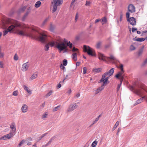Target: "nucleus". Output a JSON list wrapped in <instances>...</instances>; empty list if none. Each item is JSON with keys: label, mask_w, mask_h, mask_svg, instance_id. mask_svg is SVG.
I'll list each match as a JSON object with an SVG mask.
<instances>
[{"label": "nucleus", "mask_w": 147, "mask_h": 147, "mask_svg": "<svg viewBox=\"0 0 147 147\" xmlns=\"http://www.w3.org/2000/svg\"><path fill=\"white\" fill-rule=\"evenodd\" d=\"M17 32L20 35L28 36L32 38L38 39L43 43L47 41V35L45 33H39L38 28L35 27L32 28H26L25 29L23 30H17Z\"/></svg>", "instance_id": "1"}, {"label": "nucleus", "mask_w": 147, "mask_h": 147, "mask_svg": "<svg viewBox=\"0 0 147 147\" xmlns=\"http://www.w3.org/2000/svg\"><path fill=\"white\" fill-rule=\"evenodd\" d=\"M140 88L137 89L132 86L129 87V89L137 95L141 96L144 94L145 92H147L146 90V87L144 84H142L140 86Z\"/></svg>", "instance_id": "2"}, {"label": "nucleus", "mask_w": 147, "mask_h": 147, "mask_svg": "<svg viewBox=\"0 0 147 147\" xmlns=\"http://www.w3.org/2000/svg\"><path fill=\"white\" fill-rule=\"evenodd\" d=\"M65 42L66 44L64 42H61L58 43L56 46V47L59 50L60 53L63 50L66 51V49L67 46L70 49H71L72 47V44L70 42H67V41L65 40Z\"/></svg>", "instance_id": "3"}, {"label": "nucleus", "mask_w": 147, "mask_h": 147, "mask_svg": "<svg viewBox=\"0 0 147 147\" xmlns=\"http://www.w3.org/2000/svg\"><path fill=\"white\" fill-rule=\"evenodd\" d=\"M21 26L20 24L18 22L16 21H15L13 23V24L9 26L6 30H5L3 32V35L5 36L7 34L8 32H10L12 30H16V28L18 27Z\"/></svg>", "instance_id": "4"}, {"label": "nucleus", "mask_w": 147, "mask_h": 147, "mask_svg": "<svg viewBox=\"0 0 147 147\" xmlns=\"http://www.w3.org/2000/svg\"><path fill=\"white\" fill-rule=\"evenodd\" d=\"M83 50L84 52H87L88 55L92 56L95 55L94 50L89 46L84 45L83 47Z\"/></svg>", "instance_id": "5"}, {"label": "nucleus", "mask_w": 147, "mask_h": 147, "mask_svg": "<svg viewBox=\"0 0 147 147\" xmlns=\"http://www.w3.org/2000/svg\"><path fill=\"white\" fill-rule=\"evenodd\" d=\"M53 3L54 5L53 6L52 12L53 13L55 12L57 8V6L61 5L63 2V0H53Z\"/></svg>", "instance_id": "6"}, {"label": "nucleus", "mask_w": 147, "mask_h": 147, "mask_svg": "<svg viewBox=\"0 0 147 147\" xmlns=\"http://www.w3.org/2000/svg\"><path fill=\"white\" fill-rule=\"evenodd\" d=\"M122 74H116L115 76V77L118 79H120V83L119 84H118L117 87V90L118 91L119 90L120 87L122 84V81L124 78L123 76H122Z\"/></svg>", "instance_id": "7"}, {"label": "nucleus", "mask_w": 147, "mask_h": 147, "mask_svg": "<svg viewBox=\"0 0 147 147\" xmlns=\"http://www.w3.org/2000/svg\"><path fill=\"white\" fill-rule=\"evenodd\" d=\"M108 74H103L101 79L99 82V83L101 82L103 83V84L102 85V86H104L105 83L107 82L108 80L109 79L108 77H107L106 78H105L106 76V75H107Z\"/></svg>", "instance_id": "8"}, {"label": "nucleus", "mask_w": 147, "mask_h": 147, "mask_svg": "<svg viewBox=\"0 0 147 147\" xmlns=\"http://www.w3.org/2000/svg\"><path fill=\"white\" fill-rule=\"evenodd\" d=\"M30 65V63L28 62L23 63L22 65L21 70L23 71H25L28 70Z\"/></svg>", "instance_id": "9"}, {"label": "nucleus", "mask_w": 147, "mask_h": 147, "mask_svg": "<svg viewBox=\"0 0 147 147\" xmlns=\"http://www.w3.org/2000/svg\"><path fill=\"white\" fill-rule=\"evenodd\" d=\"M14 136V134H13V133H11L10 132L9 134L4 135L1 137L0 138V140L3 139L4 140H5L7 139H9Z\"/></svg>", "instance_id": "10"}, {"label": "nucleus", "mask_w": 147, "mask_h": 147, "mask_svg": "<svg viewBox=\"0 0 147 147\" xmlns=\"http://www.w3.org/2000/svg\"><path fill=\"white\" fill-rule=\"evenodd\" d=\"M98 55L99 59L107 62V59L108 58L107 57L105 56L104 55L100 53H98Z\"/></svg>", "instance_id": "11"}, {"label": "nucleus", "mask_w": 147, "mask_h": 147, "mask_svg": "<svg viewBox=\"0 0 147 147\" xmlns=\"http://www.w3.org/2000/svg\"><path fill=\"white\" fill-rule=\"evenodd\" d=\"M78 107V105L76 103H74L70 105L67 109L68 112H71L74 110Z\"/></svg>", "instance_id": "12"}, {"label": "nucleus", "mask_w": 147, "mask_h": 147, "mask_svg": "<svg viewBox=\"0 0 147 147\" xmlns=\"http://www.w3.org/2000/svg\"><path fill=\"white\" fill-rule=\"evenodd\" d=\"M108 58L107 59V62H111L112 61H117V59L116 58L112 55H110L109 57H108Z\"/></svg>", "instance_id": "13"}, {"label": "nucleus", "mask_w": 147, "mask_h": 147, "mask_svg": "<svg viewBox=\"0 0 147 147\" xmlns=\"http://www.w3.org/2000/svg\"><path fill=\"white\" fill-rule=\"evenodd\" d=\"M127 21L129 22L130 24L133 26L136 25V20L135 18L134 17H131L128 19H127Z\"/></svg>", "instance_id": "14"}, {"label": "nucleus", "mask_w": 147, "mask_h": 147, "mask_svg": "<svg viewBox=\"0 0 147 147\" xmlns=\"http://www.w3.org/2000/svg\"><path fill=\"white\" fill-rule=\"evenodd\" d=\"M10 128L12 129V131L10 132L11 133H13L14 135L16 134V125L14 123H12L10 125Z\"/></svg>", "instance_id": "15"}, {"label": "nucleus", "mask_w": 147, "mask_h": 147, "mask_svg": "<svg viewBox=\"0 0 147 147\" xmlns=\"http://www.w3.org/2000/svg\"><path fill=\"white\" fill-rule=\"evenodd\" d=\"M128 10L131 13H134L135 12V8L134 6L132 4H131L128 6Z\"/></svg>", "instance_id": "16"}, {"label": "nucleus", "mask_w": 147, "mask_h": 147, "mask_svg": "<svg viewBox=\"0 0 147 147\" xmlns=\"http://www.w3.org/2000/svg\"><path fill=\"white\" fill-rule=\"evenodd\" d=\"M144 46H143L142 48L140 49L138 52V57L142 55L143 52Z\"/></svg>", "instance_id": "17"}, {"label": "nucleus", "mask_w": 147, "mask_h": 147, "mask_svg": "<svg viewBox=\"0 0 147 147\" xmlns=\"http://www.w3.org/2000/svg\"><path fill=\"white\" fill-rule=\"evenodd\" d=\"M146 96H144L143 97H142L138 99V100H137L136 102V103H135V105H137V104H138L140 103L141 102H142L143 100L145 98Z\"/></svg>", "instance_id": "18"}, {"label": "nucleus", "mask_w": 147, "mask_h": 147, "mask_svg": "<svg viewBox=\"0 0 147 147\" xmlns=\"http://www.w3.org/2000/svg\"><path fill=\"white\" fill-rule=\"evenodd\" d=\"M21 110L23 113H25L27 111V106L26 105H23L22 107Z\"/></svg>", "instance_id": "19"}, {"label": "nucleus", "mask_w": 147, "mask_h": 147, "mask_svg": "<svg viewBox=\"0 0 147 147\" xmlns=\"http://www.w3.org/2000/svg\"><path fill=\"white\" fill-rule=\"evenodd\" d=\"M100 21L102 23V24L103 25L107 22V20L105 17H104L100 20Z\"/></svg>", "instance_id": "20"}, {"label": "nucleus", "mask_w": 147, "mask_h": 147, "mask_svg": "<svg viewBox=\"0 0 147 147\" xmlns=\"http://www.w3.org/2000/svg\"><path fill=\"white\" fill-rule=\"evenodd\" d=\"M104 88V86H102V85L99 88H98L96 91V93L98 94L101 91L102 89Z\"/></svg>", "instance_id": "21"}, {"label": "nucleus", "mask_w": 147, "mask_h": 147, "mask_svg": "<svg viewBox=\"0 0 147 147\" xmlns=\"http://www.w3.org/2000/svg\"><path fill=\"white\" fill-rule=\"evenodd\" d=\"M123 66L122 64H121L119 67V69L120 70V72L118 74H123L124 72V71L123 69Z\"/></svg>", "instance_id": "22"}, {"label": "nucleus", "mask_w": 147, "mask_h": 147, "mask_svg": "<svg viewBox=\"0 0 147 147\" xmlns=\"http://www.w3.org/2000/svg\"><path fill=\"white\" fill-rule=\"evenodd\" d=\"M133 39L136 41H138L140 42L144 41V38H134Z\"/></svg>", "instance_id": "23"}, {"label": "nucleus", "mask_w": 147, "mask_h": 147, "mask_svg": "<svg viewBox=\"0 0 147 147\" xmlns=\"http://www.w3.org/2000/svg\"><path fill=\"white\" fill-rule=\"evenodd\" d=\"M51 18V17L50 16H49L47 17L43 21V22H42V24L41 25L42 26H43L47 22V21L49 20V19H50Z\"/></svg>", "instance_id": "24"}, {"label": "nucleus", "mask_w": 147, "mask_h": 147, "mask_svg": "<svg viewBox=\"0 0 147 147\" xmlns=\"http://www.w3.org/2000/svg\"><path fill=\"white\" fill-rule=\"evenodd\" d=\"M41 2L39 1H37L35 3L34 6L35 7L37 8L40 7V5H41Z\"/></svg>", "instance_id": "25"}, {"label": "nucleus", "mask_w": 147, "mask_h": 147, "mask_svg": "<svg viewBox=\"0 0 147 147\" xmlns=\"http://www.w3.org/2000/svg\"><path fill=\"white\" fill-rule=\"evenodd\" d=\"M102 42L100 41H99L96 43V47L97 49H100V48Z\"/></svg>", "instance_id": "26"}, {"label": "nucleus", "mask_w": 147, "mask_h": 147, "mask_svg": "<svg viewBox=\"0 0 147 147\" xmlns=\"http://www.w3.org/2000/svg\"><path fill=\"white\" fill-rule=\"evenodd\" d=\"M102 69L101 68H95L93 70V71L95 73H99L100 72Z\"/></svg>", "instance_id": "27"}, {"label": "nucleus", "mask_w": 147, "mask_h": 147, "mask_svg": "<svg viewBox=\"0 0 147 147\" xmlns=\"http://www.w3.org/2000/svg\"><path fill=\"white\" fill-rule=\"evenodd\" d=\"M72 59L75 61H77V54L76 53H73L72 55Z\"/></svg>", "instance_id": "28"}, {"label": "nucleus", "mask_w": 147, "mask_h": 147, "mask_svg": "<svg viewBox=\"0 0 147 147\" xmlns=\"http://www.w3.org/2000/svg\"><path fill=\"white\" fill-rule=\"evenodd\" d=\"M37 76V74H32L30 79V80H31L36 78Z\"/></svg>", "instance_id": "29"}, {"label": "nucleus", "mask_w": 147, "mask_h": 147, "mask_svg": "<svg viewBox=\"0 0 147 147\" xmlns=\"http://www.w3.org/2000/svg\"><path fill=\"white\" fill-rule=\"evenodd\" d=\"M48 43L49 44V45H50L52 47L54 46L55 45V41L53 40L51 42H49Z\"/></svg>", "instance_id": "30"}, {"label": "nucleus", "mask_w": 147, "mask_h": 147, "mask_svg": "<svg viewBox=\"0 0 147 147\" xmlns=\"http://www.w3.org/2000/svg\"><path fill=\"white\" fill-rule=\"evenodd\" d=\"M49 43H47L45 45L44 48V50L46 51H48L49 48Z\"/></svg>", "instance_id": "31"}, {"label": "nucleus", "mask_w": 147, "mask_h": 147, "mask_svg": "<svg viewBox=\"0 0 147 147\" xmlns=\"http://www.w3.org/2000/svg\"><path fill=\"white\" fill-rule=\"evenodd\" d=\"M71 77V76L70 74H67L66 75V76L65 77L64 79L61 82L62 83H63L65 79H68Z\"/></svg>", "instance_id": "32"}, {"label": "nucleus", "mask_w": 147, "mask_h": 147, "mask_svg": "<svg viewBox=\"0 0 147 147\" xmlns=\"http://www.w3.org/2000/svg\"><path fill=\"white\" fill-rule=\"evenodd\" d=\"M114 69H115L114 68H112L109 70L108 72L105 73V74H113L114 72Z\"/></svg>", "instance_id": "33"}, {"label": "nucleus", "mask_w": 147, "mask_h": 147, "mask_svg": "<svg viewBox=\"0 0 147 147\" xmlns=\"http://www.w3.org/2000/svg\"><path fill=\"white\" fill-rule=\"evenodd\" d=\"M53 92V91H52V90H50L49 92V93H48L46 94V95L45 96V97L46 98H47L48 97L50 96L52 94Z\"/></svg>", "instance_id": "34"}, {"label": "nucleus", "mask_w": 147, "mask_h": 147, "mask_svg": "<svg viewBox=\"0 0 147 147\" xmlns=\"http://www.w3.org/2000/svg\"><path fill=\"white\" fill-rule=\"evenodd\" d=\"M98 142L96 140L94 141L92 144V147H95L97 144Z\"/></svg>", "instance_id": "35"}, {"label": "nucleus", "mask_w": 147, "mask_h": 147, "mask_svg": "<svg viewBox=\"0 0 147 147\" xmlns=\"http://www.w3.org/2000/svg\"><path fill=\"white\" fill-rule=\"evenodd\" d=\"M119 122L118 121H117L115 124V125H114V127H113V131L114 130L116 129V128L117 127V126L118 125H119Z\"/></svg>", "instance_id": "36"}, {"label": "nucleus", "mask_w": 147, "mask_h": 147, "mask_svg": "<svg viewBox=\"0 0 147 147\" xmlns=\"http://www.w3.org/2000/svg\"><path fill=\"white\" fill-rule=\"evenodd\" d=\"M91 3V2L89 1H86L85 5L86 6H90Z\"/></svg>", "instance_id": "37"}, {"label": "nucleus", "mask_w": 147, "mask_h": 147, "mask_svg": "<svg viewBox=\"0 0 147 147\" xmlns=\"http://www.w3.org/2000/svg\"><path fill=\"white\" fill-rule=\"evenodd\" d=\"M25 142V141L24 140H22L18 144L17 146V147H20V146L22 145Z\"/></svg>", "instance_id": "38"}, {"label": "nucleus", "mask_w": 147, "mask_h": 147, "mask_svg": "<svg viewBox=\"0 0 147 147\" xmlns=\"http://www.w3.org/2000/svg\"><path fill=\"white\" fill-rule=\"evenodd\" d=\"M29 12L28 11L25 14L23 18H22V20L24 21L26 17L28 16L29 13Z\"/></svg>", "instance_id": "39"}, {"label": "nucleus", "mask_w": 147, "mask_h": 147, "mask_svg": "<svg viewBox=\"0 0 147 147\" xmlns=\"http://www.w3.org/2000/svg\"><path fill=\"white\" fill-rule=\"evenodd\" d=\"M18 92L17 90L14 91L13 93V96H16L18 95Z\"/></svg>", "instance_id": "40"}, {"label": "nucleus", "mask_w": 147, "mask_h": 147, "mask_svg": "<svg viewBox=\"0 0 147 147\" xmlns=\"http://www.w3.org/2000/svg\"><path fill=\"white\" fill-rule=\"evenodd\" d=\"M67 61L66 59H64L63 61V65L64 66L67 65Z\"/></svg>", "instance_id": "41"}, {"label": "nucleus", "mask_w": 147, "mask_h": 147, "mask_svg": "<svg viewBox=\"0 0 147 147\" xmlns=\"http://www.w3.org/2000/svg\"><path fill=\"white\" fill-rule=\"evenodd\" d=\"M78 13H76V15L75 17V20L76 22L78 19Z\"/></svg>", "instance_id": "42"}, {"label": "nucleus", "mask_w": 147, "mask_h": 147, "mask_svg": "<svg viewBox=\"0 0 147 147\" xmlns=\"http://www.w3.org/2000/svg\"><path fill=\"white\" fill-rule=\"evenodd\" d=\"M60 107V106L59 105V106H57V107L54 108L53 109V111H57V110Z\"/></svg>", "instance_id": "43"}, {"label": "nucleus", "mask_w": 147, "mask_h": 147, "mask_svg": "<svg viewBox=\"0 0 147 147\" xmlns=\"http://www.w3.org/2000/svg\"><path fill=\"white\" fill-rule=\"evenodd\" d=\"M135 49V47L133 45H131L130 47V49L131 51H133Z\"/></svg>", "instance_id": "44"}, {"label": "nucleus", "mask_w": 147, "mask_h": 147, "mask_svg": "<svg viewBox=\"0 0 147 147\" xmlns=\"http://www.w3.org/2000/svg\"><path fill=\"white\" fill-rule=\"evenodd\" d=\"M18 58L17 54H16L14 57V59L15 60L17 61L18 60Z\"/></svg>", "instance_id": "45"}, {"label": "nucleus", "mask_w": 147, "mask_h": 147, "mask_svg": "<svg viewBox=\"0 0 147 147\" xmlns=\"http://www.w3.org/2000/svg\"><path fill=\"white\" fill-rule=\"evenodd\" d=\"M26 6H24L23 7L21 8L20 9V11H24L26 9Z\"/></svg>", "instance_id": "46"}, {"label": "nucleus", "mask_w": 147, "mask_h": 147, "mask_svg": "<svg viewBox=\"0 0 147 147\" xmlns=\"http://www.w3.org/2000/svg\"><path fill=\"white\" fill-rule=\"evenodd\" d=\"M129 12H127L126 14V17L127 18V19H129L130 18H129Z\"/></svg>", "instance_id": "47"}, {"label": "nucleus", "mask_w": 147, "mask_h": 147, "mask_svg": "<svg viewBox=\"0 0 147 147\" xmlns=\"http://www.w3.org/2000/svg\"><path fill=\"white\" fill-rule=\"evenodd\" d=\"M4 55V54L3 53L1 52L0 51V58H3Z\"/></svg>", "instance_id": "48"}, {"label": "nucleus", "mask_w": 147, "mask_h": 147, "mask_svg": "<svg viewBox=\"0 0 147 147\" xmlns=\"http://www.w3.org/2000/svg\"><path fill=\"white\" fill-rule=\"evenodd\" d=\"M61 83V82H60L58 84V85H57V88L58 89V88H60L61 87V84H60Z\"/></svg>", "instance_id": "49"}, {"label": "nucleus", "mask_w": 147, "mask_h": 147, "mask_svg": "<svg viewBox=\"0 0 147 147\" xmlns=\"http://www.w3.org/2000/svg\"><path fill=\"white\" fill-rule=\"evenodd\" d=\"M23 86L24 90L26 91L28 89V88L25 85H24Z\"/></svg>", "instance_id": "50"}, {"label": "nucleus", "mask_w": 147, "mask_h": 147, "mask_svg": "<svg viewBox=\"0 0 147 147\" xmlns=\"http://www.w3.org/2000/svg\"><path fill=\"white\" fill-rule=\"evenodd\" d=\"M146 64H147V58L144 61L143 65H144Z\"/></svg>", "instance_id": "51"}, {"label": "nucleus", "mask_w": 147, "mask_h": 147, "mask_svg": "<svg viewBox=\"0 0 147 147\" xmlns=\"http://www.w3.org/2000/svg\"><path fill=\"white\" fill-rule=\"evenodd\" d=\"M87 69L86 67H84L83 68V74H86Z\"/></svg>", "instance_id": "52"}, {"label": "nucleus", "mask_w": 147, "mask_h": 147, "mask_svg": "<svg viewBox=\"0 0 147 147\" xmlns=\"http://www.w3.org/2000/svg\"><path fill=\"white\" fill-rule=\"evenodd\" d=\"M78 49L76 48L75 47H74L72 50V51H73V52H75L78 51Z\"/></svg>", "instance_id": "53"}, {"label": "nucleus", "mask_w": 147, "mask_h": 147, "mask_svg": "<svg viewBox=\"0 0 147 147\" xmlns=\"http://www.w3.org/2000/svg\"><path fill=\"white\" fill-rule=\"evenodd\" d=\"M47 134V133H46L44 134H43L40 137V138L42 139L44 136H45Z\"/></svg>", "instance_id": "54"}, {"label": "nucleus", "mask_w": 147, "mask_h": 147, "mask_svg": "<svg viewBox=\"0 0 147 147\" xmlns=\"http://www.w3.org/2000/svg\"><path fill=\"white\" fill-rule=\"evenodd\" d=\"M3 67V64L1 61H0V68H2Z\"/></svg>", "instance_id": "55"}, {"label": "nucleus", "mask_w": 147, "mask_h": 147, "mask_svg": "<svg viewBox=\"0 0 147 147\" xmlns=\"http://www.w3.org/2000/svg\"><path fill=\"white\" fill-rule=\"evenodd\" d=\"M122 16H123V14L122 13H121L120 15V21H121L122 20Z\"/></svg>", "instance_id": "56"}, {"label": "nucleus", "mask_w": 147, "mask_h": 147, "mask_svg": "<svg viewBox=\"0 0 147 147\" xmlns=\"http://www.w3.org/2000/svg\"><path fill=\"white\" fill-rule=\"evenodd\" d=\"M137 28H132V32H134L135 31H136L137 30Z\"/></svg>", "instance_id": "57"}, {"label": "nucleus", "mask_w": 147, "mask_h": 147, "mask_svg": "<svg viewBox=\"0 0 147 147\" xmlns=\"http://www.w3.org/2000/svg\"><path fill=\"white\" fill-rule=\"evenodd\" d=\"M100 21V19H97L95 20L94 23L95 24L96 23H97L98 22Z\"/></svg>", "instance_id": "58"}, {"label": "nucleus", "mask_w": 147, "mask_h": 147, "mask_svg": "<svg viewBox=\"0 0 147 147\" xmlns=\"http://www.w3.org/2000/svg\"><path fill=\"white\" fill-rule=\"evenodd\" d=\"M60 67L61 69H63L65 68V67H64V65H63L62 64L61 65Z\"/></svg>", "instance_id": "59"}, {"label": "nucleus", "mask_w": 147, "mask_h": 147, "mask_svg": "<svg viewBox=\"0 0 147 147\" xmlns=\"http://www.w3.org/2000/svg\"><path fill=\"white\" fill-rule=\"evenodd\" d=\"M47 114H46V113L44 114L42 116V118H46L47 117Z\"/></svg>", "instance_id": "60"}, {"label": "nucleus", "mask_w": 147, "mask_h": 147, "mask_svg": "<svg viewBox=\"0 0 147 147\" xmlns=\"http://www.w3.org/2000/svg\"><path fill=\"white\" fill-rule=\"evenodd\" d=\"M71 92V90L70 89L67 92V93L69 94H70Z\"/></svg>", "instance_id": "61"}, {"label": "nucleus", "mask_w": 147, "mask_h": 147, "mask_svg": "<svg viewBox=\"0 0 147 147\" xmlns=\"http://www.w3.org/2000/svg\"><path fill=\"white\" fill-rule=\"evenodd\" d=\"M110 44H108V45H106L105 46V48L107 49V48L109 47H110Z\"/></svg>", "instance_id": "62"}, {"label": "nucleus", "mask_w": 147, "mask_h": 147, "mask_svg": "<svg viewBox=\"0 0 147 147\" xmlns=\"http://www.w3.org/2000/svg\"><path fill=\"white\" fill-rule=\"evenodd\" d=\"M50 30L52 32L53 31V28L51 25L50 28Z\"/></svg>", "instance_id": "63"}, {"label": "nucleus", "mask_w": 147, "mask_h": 147, "mask_svg": "<svg viewBox=\"0 0 147 147\" xmlns=\"http://www.w3.org/2000/svg\"><path fill=\"white\" fill-rule=\"evenodd\" d=\"M76 96L77 98H78L80 96V94L79 93H78L76 95Z\"/></svg>", "instance_id": "64"}]
</instances>
